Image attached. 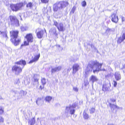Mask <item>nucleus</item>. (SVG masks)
<instances>
[{
    "instance_id": "f257e3e1",
    "label": "nucleus",
    "mask_w": 125,
    "mask_h": 125,
    "mask_svg": "<svg viewBox=\"0 0 125 125\" xmlns=\"http://www.w3.org/2000/svg\"><path fill=\"white\" fill-rule=\"evenodd\" d=\"M102 64L99 63L96 61H92L90 62L88 64L85 70V72L86 74L89 72L92 71V69L93 72L95 73L96 72L101 71V68Z\"/></svg>"
},
{
    "instance_id": "f03ea898",
    "label": "nucleus",
    "mask_w": 125,
    "mask_h": 125,
    "mask_svg": "<svg viewBox=\"0 0 125 125\" xmlns=\"http://www.w3.org/2000/svg\"><path fill=\"white\" fill-rule=\"evenodd\" d=\"M24 5V4L22 2H19L16 4H11L10 7L13 11L16 12L21 9Z\"/></svg>"
},
{
    "instance_id": "7ed1b4c3",
    "label": "nucleus",
    "mask_w": 125,
    "mask_h": 125,
    "mask_svg": "<svg viewBox=\"0 0 125 125\" xmlns=\"http://www.w3.org/2000/svg\"><path fill=\"white\" fill-rule=\"evenodd\" d=\"M76 105L75 104L72 105H70L66 107L65 110V113L67 115L70 113L71 115L73 114L75 112L74 108L76 107Z\"/></svg>"
},
{
    "instance_id": "20e7f679",
    "label": "nucleus",
    "mask_w": 125,
    "mask_h": 125,
    "mask_svg": "<svg viewBox=\"0 0 125 125\" xmlns=\"http://www.w3.org/2000/svg\"><path fill=\"white\" fill-rule=\"evenodd\" d=\"M35 32L37 37L39 39L42 38L45 33H46V31L45 29H43L40 28H37Z\"/></svg>"
},
{
    "instance_id": "39448f33",
    "label": "nucleus",
    "mask_w": 125,
    "mask_h": 125,
    "mask_svg": "<svg viewBox=\"0 0 125 125\" xmlns=\"http://www.w3.org/2000/svg\"><path fill=\"white\" fill-rule=\"evenodd\" d=\"M23 68V67L14 65L12 67L11 70L13 72H15L16 74L18 75L22 72Z\"/></svg>"
},
{
    "instance_id": "423d86ee",
    "label": "nucleus",
    "mask_w": 125,
    "mask_h": 125,
    "mask_svg": "<svg viewBox=\"0 0 125 125\" xmlns=\"http://www.w3.org/2000/svg\"><path fill=\"white\" fill-rule=\"evenodd\" d=\"M68 3L66 1H62L57 2L56 5L58 8L62 9L68 5Z\"/></svg>"
},
{
    "instance_id": "0eeeda50",
    "label": "nucleus",
    "mask_w": 125,
    "mask_h": 125,
    "mask_svg": "<svg viewBox=\"0 0 125 125\" xmlns=\"http://www.w3.org/2000/svg\"><path fill=\"white\" fill-rule=\"evenodd\" d=\"M19 31L12 30L10 32V37L11 38H18V36Z\"/></svg>"
},
{
    "instance_id": "6e6552de",
    "label": "nucleus",
    "mask_w": 125,
    "mask_h": 125,
    "mask_svg": "<svg viewBox=\"0 0 125 125\" xmlns=\"http://www.w3.org/2000/svg\"><path fill=\"white\" fill-rule=\"evenodd\" d=\"M18 38H10V40L12 43L15 46L18 45L21 42V40L17 39Z\"/></svg>"
},
{
    "instance_id": "1a4fd4ad",
    "label": "nucleus",
    "mask_w": 125,
    "mask_h": 125,
    "mask_svg": "<svg viewBox=\"0 0 125 125\" xmlns=\"http://www.w3.org/2000/svg\"><path fill=\"white\" fill-rule=\"evenodd\" d=\"M18 38H10V40L12 43L15 46L18 45L21 42V40L17 39Z\"/></svg>"
},
{
    "instance_id": "9d476101",
    "label": "nucleus",
    "mask_w": 125,
    "mask_h": 125,
    "mask_svg": "<svg viewBox=\"0 0 125 125\" xmlns=\"http://www.w3.org/2000/svg\"><path fill=\"white\" fill-rule=\"evenodd\" d=\"M111 87V85L109 82L105 83L103 84L102 90L104 91H108Z\"/></svg>"
},
{
    "instance_id": "9b49d317",
    "label": "nucleus",
    "mask_w": 125,
    "mask_h": 125,
    "mask_svg": "<svg viewBox=\"0 0 125 125\" xmlns=\"http://www.w3.org/2000/svg\"><path fill=\"white\" fill-rule=\"evenodd\" d=\"M25 38H26L27 41H28L30 42H32L33 41V37L31 33H29L26 34Z\"/></svg>"
},
{
    "instance_id": "f8f14e48",
    "label": "nucleus",
    "mask_w": 125,
    "mask_h": 125,
    "mask_svg": "<svg viewBox=\"0 0 125 125\" xmlns=\"http://www.w3.org/2000/svg\"><path fill=\"white\" fill-rule=\"evenodd\" d=\"M55 25L57 27L59 31H64L65 28L63 27L62 24V23L58 24L56 22H55Z\"/></svg>"
},
{
    "instance_id": "ddd939ff",
    "label": "nucleus",
    "mask_w": 125,
    "mask_h": 125,
    "mask_svg": "<svg viewBox=\"0 0 125 125\" xmlns=\"http://www.w3.org/2000/svg\"><path fill=\"white\" fill-rule=\"evenodd\" d=\"M111 20L115 23H117L118 21V17L115 13L112 14L111 16Z\"/></svg>"
},
{
    "instance_id": "4468645a",
    "label": "nucleus",
    "mask_w": 125,
    "mask_h": 125,
    "mask_svg": "<svg viewBox=\"0 0 125 125\" xmlns=\"http://www.w3.org/2000/svg\"><path fill=\"white\" fill-rule=\"evenodd\" d=\"M15 64L17 65H22L23 66H24L26 64V62L25 60H21L19 61L16 62Z\"/></svg>"
},
{
    "instance_id": "2eb2a0df",
    "label": "nucleus",
    "mask_w": 125,
    "mask_h": 125,
    "mask_svg": "<svg viewBox=\"0 0 125 125\" xmlns=\"http://www.w3.org/2000/svg\"><path fill=\"white\" fill-rule=\"evenodd\" d=\"M9 18L11 22H13L15 23H16V22L17 23H19L18 20L15 16H10Z\"/></svg>"
},
{
    "instance_id": "dca6fc26",
    "label": "nucleus",
    "mask_w": 125,
    "mask_h": 125,
    "mask_svg": "<svg viewBox=\"0 0 125 125\" xmlns=\"http://www.w3.org/2000/svg\"><path fill=\"white\" fill-rule=\"evenodd\" d=\"M40 56V54H39L38 55H35L34 56V58L29 62V63H30L37 61L38 60Z\"/></svg>"
},
{
    "instance_id": "f3484780",
    "label": "nucleus",
    "mask_w": 125,
    "mask_h": 125,
    "mask_svg": "<svg viewBox=\"0 0 125 125\" xmlns=\"http://www.w3.org/2000/svg\"><path fill=\"white\" fill-rule=\"evenodd\" d=\"M79 68V66L77 64H74L73 66V73H75L77 71Z\"/></svg>"
},
{
    "instance_id": "a211bd4d",
    "label": "nucleus",
    "mask_w": 125,
    "mask_h": 125,
    "mask_svg": "<svg viewBox=\"0 0 125 125\" xmlns=\"http://www.w3.org/2000/svg\"><path fill=\"white\" fill-rule=\"evenodd\" d=\"M38 75L37 74H34L33 77V81L32 82L33 84H35L36 83L39 84V79L37 78Z\"/></svg>"
},
{
    "instance_id": "6ab92c4d",
    "label": "nucleus",
    "mask_w": 125,
    "mask_h": 125,
    "mask_svg": "<svg viewBox=\"0 0 125 125\" xmlns=\"http://www.w3.org/2000/svg\"><path fill=\"white\" fill-rule=\"evenodd\" d=\"M89 81L92 82L93 83L94 82H96L98 80V79L97 77L95 76L92 75L89 78Z\"/></svg>"
},
{
    "instance_id": "aec40b11",
    "label": "nucleus",
    "mask_w": 125,
    "mask_h": 125,
    "mask_svg": "<svg viewBox=\"0 0 125 125\" xmlns=\"http://www.w3.org/2000/svg\"><path fill=\"white\" fill-rule=\"evenodd\" d=\"M114 75L115 78L117 81L121 79V75L120 74L119 72H115Z\"/></svg>"
},
{
    "instance_id": "412c9836",
    "label": "nucleus",
    "mask_w": 125,
    "mask_h": 125,
    "mask_svg": "<svg viewBox=\"0 0 125 125\" xmlns=\"http://www.w3.org/2000/svg\"><path fill=\"white\" fill-rule=\"evenodd\" d=\"M110 105L111 109H113V110L116 108L117 109H119L120 108V107H119L118 106L116 105L113 104L111 103L110 104Z\"/></svg>"
},
{
    "instance_id": "4be33fe9",
    "label": "nucleus",
    "mask_w": 125,
    "mask_h": 125,
    "mask_svg": "<svg viewBox=\"0 0 125 125\" xmlns=\"http://www.w3.org/2000/svg\"><path fill=\"white\" fill-rule=\"evenodd\" d=\"M52 99V97L51 96H47L46 97L45 100L46 102H49Z\"/></svg>"
},
{
    "instance_id": "5701e85b",
    "label": "nucleus",
    "mask_w": 125,
    "mask_h": 125,
    "mask_svg": "<svg viewBox=\"0 0 125 125\" xmlns=\"http://www.w3.org/2000/svg\"><path fill=\"white\" fill-rule=\"evenodd\" d=\"M41 81V83H42V85L44 86L46 83V79L44 78H42Z\"/></svg>"
},
{
    "instance_id": "b1692460",
    "label": "nucleus",
    "mask_w": 125,
    "mask_h": 125,
    "mask_svg": "<svg viewBox=\"0 0 125 125\" xmlns=\"http://www.w3.org/2000/svg\"><path fill=\"white\" fill-rule=\"evenodd\" d=\"M30 125H33L35 123V120L34 118H32L31 120L29 121Z\"/></svg>"
},
{
    "instance_id": "393cba45",
    "label": "nucleus",
    "mask_w": 125,
    "mask_h": 125,
    "mask_svg": "<svg viewBox=\"0 0 125 125\" xmlns=\"http://www.w3.org/2000/svg\"><path fill=\"white\" fill-rule=\"evenodd\" d=\"M83 117L84 118L86 119H87L89 118V116L88 114L85 112H83Z\"/></svg>"
},
{
    "instance_id": "a878e982",
    "label": "nucleus",
    "mask_w": 125,
    "mask_h": 125,
    "mask_svg": "<svg viewBox=\"0 0 125 125\" xmlns=\"http://www.w3.org/2000/svg\"><path fill=\"white\" fill-rule=\"evenodd\" d=\"M33 6V4L31 2H28L26 5V7L27 8H31Z\"/></svg>"
},
{
    "instance_id": "bb28decb",
    "label": "nucleus",
    "mask_w": 125,
    "mask_h": 125,
    "mask_svg": "<svg viewBox=\"0 0 125 125\" xmlns=\"http://www.w3.org/2000/svg\"><path fill=\"white\" fill-rule=\"evenodd\" d=\"M30 42L28 41H25L24 42L23 44H22L21 45V47L23 46V45L27 46L29 44V43Z\"/></svg>"
},
{
    "instance_id": "cd10ccee",
    "label": "nucleus",
    "mask_w": 125,
    "mask_h": 125,
    "mask_svg": "<svg viewBox=\"0 0 125 125\" xmlns=\"http://www.w3.org/2000/svg\"><path fill=\"white\" fill-rule=\"evenodd\" d=\"M62 68V67L61 66H59L55 67V72L58 71L60 70Z\"/></svg>"
},
{
    "instance_id": "c85d7f7f",
    "label": "nucleus",
    "mask_w": 125,
    "mask_h": 125,
    "mask_svg": "<svg viewBox=\"0 0 125 125\" xmlns=\"http://www.w3.org/2000/svg\"><path fill=\"white\" fill-rule=\"evenodd\" d=\"M4 112V109L3 107L0 106V114L1 115Z\"/></svg>"
},
{
    "instance_id": "c756f323",
    "label": "nucleus",
    "mask_w": 125,
    "mask_h": 125,
    "mask_svg": "<svg viewBox=\"0 0 125 125\" xmlns=\"http://www.w3.org/2000/svg\"><path fill=\"white\" fill-rule=\"evenodd\" d=\"M3 33V36L4 38H7V32H2Z\"/></svg>"
},
{
    "instance_id": "7c9ffc66",
    "label": "nucleus",
    "mask_w": 125,
    "mask_h": 125,
    "mask_svg": "<svg viewBox=\"0 0 125 125\" xmlns=\"http://www.w3.org/2000/svg\"><path fill=\"white\" fill-rule=\"evenodd\" d=\"M124 39H123V38L121 37L119 38L118 40L117 41V42L118 43H120L122 42L123 41Z\"/></svg>"
},
{
    "instance_id": "2f4dec72",
    "label": "nucleus",
    "mask_w": 125,
    "mask_h": 125,
    "mask_svg": "<svg viewBox=\"0 0 125 125\" xmlns=\"http://www.w3.org/2000/svg\"><path fill=\"white\" fill-rule=\"evenodd\" d=\"M41 1L42 3L46 4L48 2L49 0H41Z\"/></svg>"
},
{
    "instance_id": "473e14b6",
    "label": "nucleus",
    "mask_w": 125,
    "mask_h": 125,
    "mask_svg": "<svg viewBox=\"0 0 125 125\" xmlns=\"http://www.w3.org/2000/svg\"><path fill=\"white\" fill-rule=\"evenodd\" d=\"M89 110L90 113H93L95 111V109L93 108H92L90 109Z\"/></svg>"
},
{
    "instance_id": "72a5a7b5",
    "label": "nucleus",
    "mask_w": 125,
    "mask_h": 125,
    "mask_svg": "<svg viewBox=\"0 0 125 125\" xmlns=\"http://www.w3.org/2000/svg\"><path fill=\"white\" fill-rule=\"evenodd\" d=\"M4 121V118L2 116H0V123H3Z\"/></svg>"
},
{
    "instance_id": "f704fd0d",
    "label": "nucleus",
    "mask_w": 125,
    "mask_h": 125,
    "mask_svg": "<svg viewBox=\"0 0 125 125\" xmlns=\"http://www.w3.org/2000/svg\"><path fill=\"white\" fill-rule=\"evenodd\" d=\"M82 4L83 7H85L86 5V2L85 1H83L82 3Z\"/></svg>"
},
{
    "instance_id": "c9c22d12",
    "label": "nucleus",
    "mask_w": 125,
    "mask_h": 125,
    "mask_svg": "<svg viewBox=\"0 0 125 125\" xmlns=\"http://www.w3.org/2000/svg\"><path fill=\"white\" fill-rule=\"evenodd\" d=\"M20 82L19 79H18L16 80L14 82V84H18L20 83Z\"/></svg>"
},
{
    "instance_id": "e433bc0d",
    "label": "nucleus",
    "mask_w": 125,
    "mask_h": 125,
    "mask_svg": "<svg viewBox=\"0 0 125 125\" xmlns=\"http://www.w3.org/2000/svg\"><path fill=\"white\" fill-rule=\"evenodd\" d=\"M42 100V98H38L37 99L36 101V103L37 104H38V103H39V102H40V101Z\"/></svg>"
},
{
    "instance_id": "4c0bfd02",
    "label": "nucleus",
    "mask_w": 125,
    "mask_h": 125,
    "mask_svg": "<svg viewBox=\"0 0 125 125\" xmlns=\"http://www.w3.org/2000/svg\"><path fill=\"white\" fill-rule=\"evenodd\" d=\"M73 90L74 91L76 92H78V90L77 88L76 87H73Z\"/></svg>"
},
{
    "instance_id": "58836bf2",
    "label": "nucleus",
    "mask_w": 125,
    "mask_h": 125,
    "mask_svg": "<svg viewBox=\"0 0 125 125\" xmlns=\"http://www.w3.org/2000/svg\"><path fill=\"white\" fill-rule=\"evenodd\" d=\"M21 93H22V94L23 95H26L27 93L26 92L23 91H21Z\"/></svg>"
},
{
    "instance_id": "ea45409f",
    "label": "nucleus",
    "mask_w": 125,
    "mask_h": 125,
    "mask_svg": "<svg viewBox=\"0 0 125 125\" xmlns=\"http://www.w3.org/2000/svg\"><path fill=\"white\" fill-rule=\"evenodd\" d=\"M116 100V98H112L111 99V100L112 102H114Z\"/></svg>"
},
{
    "instance_id": "a19ab883",
    "label": "nucleus",
    "mask_w": 125,
    "mask_h": 125,
    "mask_svg": "<svg viewBox=\"0 0 125 125\" xmlns=\"http://www.w3.org/2000/svg\"><path fill=\"white\" fill-rule=\"evenodd\" d=\"M113 82H114V86L115 87L117 85V82L116 81H113Z\"/></svg>"
},
{
    "instance_id": "79ce46f5",
    "label": "nucleus",
    "mask_w": 125,
    "mask_h": 125,
    "mask_svg": "<svg viewBox=\"0 0 125 125\" xmlns=\"http://www.w3.org/2000/svg\"><path fill=\"white\" fill-rule=\"evenodd\" d=\"M44 86H42L41 85L39 87V89L41 90L42 89L44 88Z\"/></svg>"
},
{
    "instance_id": "37998d69",
    "label": "nucleus",
    "mask_w": 125,
    "mask_h": 125,
    "mask_svg": "<svg viewBox=\"0 0 125 125\" xmlns=\"http://www.w3.org/2000/svg\"><path fill=\"white\" fill-rule=\"evenodd\" d=\"M121 19L122 22L124 21L125 20V18L123 16L121 17Z\"/></svg>"
},
{
    "instance_id": "c03bdc74",
    "label": "nucleus",
    "mask_w": 125,
    "mask_h": 125,
    "mask_svg": "<svg viewBox=\"0 0 125 125\" xmlns=\"http://www.w3.org/2000/svg\"><path fill=\"white\" fill-rule=\"evenodd\" d=\"M75 10V8L74 7H73L72 9V12L74 13Z\"/></svg>"
},
{
    "instance_id": "a18cd8bd",
    "label": "nucleus",
    "mask_w": 125,
    "mask_h": 125,
    "mask_svg": "<svg viewBox=\"0 0 125 125\" xmlns=\"http://www.w3.org/2000/svg\"><path fill=\"white\" fill-rule=\"evenodd\" d=\"M122 37L123 38V39H125V34H123L122 36Z\"/></svg>"
},
{
    "instance_id": "49530a36",
    "label": "nucleus",
    "mask_w": 125,
    "mask_h": 125,
    "mask_svg": "<svg viewBox=\"0 0 125 125\" xmlns=\"http://www.w3.org/2000/svg\"><path fill=\"white\" fill-rule=\"evenodd\" d=\"M55 72V69H52V73H53Z\"/></svg>"
},
{
    "instance_id": "de8ad7c7",
    "label": "nucleus",
    "mask_w": 125,
    "mask_h": 125,
    "mask_svg": "<svg viewBox=\"0 0 125 125\" xmlns=\"http://www.w3.org/2000/svg\"><path fill=\"white\" fill-rule=\"evenodd\" d=\"M57 46H58L59 47V50L61 49H60V46L59 45H57Z\"/></svg>"
},
{
    "instance_id": "09e8293b",
    "label": "nucleus",
    "mask_w": 125,
    "mask_h": 125,
    "mask_svg": "<svg viewBox=\"0 0 125 125\" xmlns=\"http://www.w3.org/2000/svg\"><path fill=\"white\" fill-rule=\"evenodd\" d=\"M102 70L103 71H105V70L104 69H103Z\"/></svg>"
},
{
    "instance_id": "8fccbe9b",
    "label": "nucleus",
    "mask_w": 125,
    "mask_h": 125,
    "mask_svg": "<svg viewBox=\"0 0 125 125\" xmlns=\"http://www.w3.org/2000/svg\"><path fill=\"white\" fill-rule=\"evenodd\" d=\"M109 125H114L112 124H110Z\"/></svg>"
},
{
    "instance_id": "3c124183",
    "label": "nucleus",
    "mask_w": 125,
    "mask_h": 125,
    "mask_svg": "<svg viewBox=\"0 0 125 125\" xmlns=\"http://www.w3.org/2000/svg\"><path fill=\"white\" fill-rule=\"evenodd\" d=\"M0 32L1 33H2V32H1V31H0Z\"/></svg>"
},
{
    "instance_id": "603ef678",
    "label": "nucleus",
    "mask_w": 125,
    "mask_h": 125,
    "mask_svg": "<svg viewBox=\"0 0 125 125\" xmlns=\"http://www.w3.org/2000/svg\"><path fill=\"white\" fill-rule=\"evenodd\" d=\"M55 10H56V9H55Z\"/></svg>"
}]
</instances>
